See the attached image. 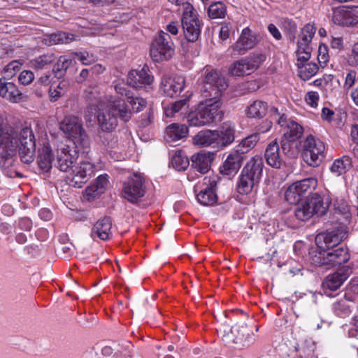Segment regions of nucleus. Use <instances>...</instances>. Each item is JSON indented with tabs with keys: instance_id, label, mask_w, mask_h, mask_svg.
Masks as SVG:
<instances>
[{
	"instance_id": "f257e3e1",
	"label": "nucleus",
	"mask_w": 358,
	"mask_h": 358,
	"mask_svg": "<svg viewBox=\"0 0 358 358\" xmlns=\"http://www.w3.org/2000/svg\"><path fill=\"white\" fill-rule=\"evenodd\" d=\"M87 113L96 115V120L99 129L104 132H111L117 126V117L124 121H129L131 117V111L125 101L116 99L109 102L106 108L99 103L98 106L92 104L87 108Z\"/></svg>"
},
{
	"instance_id": "f03ea898",
	"label": "nucleus",
	"mask_w": 358,
	"mask_h": 358,
	"mask_svg": "<svg viewBox=\"0 0 358 358\" xmlns=\"http://www.w3.org/2000/svg\"><path fill=\"white\" fill-rule=\"evenodd\" d=\"M264 162L260 156L250 159L243 168L237 183V190L241 194H250L257 187L263 174Z\"/></svg>"
},
{
	"instance_id": "7ed1b4c3",
	"label": "nucleus",
	"mask_w": 358,
	"mask_h": 358,
	"mask_svg": "<svg viewBox=\"0 0 358 358\" xmlns=\"http://www.w3.org/2000/svg\"><path fill=\"white\" fill-rule=\"evenodd\" d=\"M59 129L73 141L76 147H80L85 152L88 151L90 140L79 117L75 115L65 116L59 123Z\"/></svg>"
},
{
	"instance_id": "20e7f679",
	"label": "nucleus",
	"mask_w": 358,
	"mask_h": 358,
	"mask_svg": "<svg viewBox=\"0 0 358 358\" xmlns=\"http://www.w3.org/2000/svg\"><path fill=\"white\" fill-rule=\"evenodd\" d=\"M218 334L227 344H236L239 347H248L254 341V335L245 324H236L229 328L222 325L217 329Z\"/></svg>"
},
{
	"instance_id": "39448f33",
	"label": "nucleus",
	"mask_w": 358,
	"mask_h": 358,
	"mask_svg": "<svg viewBox=\"0 0 358 358\" xmlns=\"http://www.w3.org/2000/svg\"><path fill=\"white\" fill-rule=\"evenodd\" d=\"M329 206V201L324 202L323 198L318 194H313L305 202L295 210L296 217L301 221H306L315 214L322 215Z\"/></svg>"
},
{
	"instance_id": "423d86ee",
	"label": "nucleus",
	"mask_w": 358,
	"mask_h": 358,
	"mask_svg": "<svg viewBox=\"0 0 358 358\" xmlns=\"http://www.w3.org/2000/svg\"><path fill=\"white\" fill-rule=\"evenodd\" d=\"M145 180L143 175L134 173L123 182L122 196L131 203H137L146 193Z\"/></svg>"
},
{
	"instance_id": "0eeeda50",
	"label": "nucleus",
	"mask_w": 358,
	"mask_h": 358,
	"mask_svg": "<svg viewBox=\"0 0 358 358\" xmlns=\"http://www.w3.org/2000/svg\"><path fill=\"white\" fill-rule=\"evenodd\" d=\"M325 146L319 138L312 135L306 137L303 144V159L304 162L311 166H318L324 158Z\"/></svg>"
},
{
	"instance_id": "6e6552de",
	"label": "nucleus",
	"mask_w": 358,
	"mask_h": 358,
	"mask_svg": "<svg viewBox=\"0 0 358 358\" xmlns=\"http://www.w3.org/2000/svg\"><path fill=\"white\" fill-rule=\"evenodd\" d=\"M182 26L185 37L190 42L198 40L201 34V22L193 6L189 3L184 4Z\"/></svg>"
},
{
	"instance_id": "1a4fd4ad",
	"label": "nucleus",
	"mask_w": 358,
	"mask_h": 358,
	"mask_svg": "<svg viewBox=\"0 0 358 358\" xmlns=\"http://www.w3.org/2000/svg\"><path fill=\"white\" fill-rule=\"evenodd\" d=\"M150 56L157 62L169 60L174 53L173 43L169 34L161 31L150 48Z\"/></svg>"
},
{
	"instance_id": "9d476101",
	"label": "nucleus",
	"mask_w": 358,
	"mask_h": 358,
	"mask_svg": "<svg viewBox=\"0 0 358 358\" xmlns=\"http://www.w3.org/2000/svg\"><path fill=\"white\" fill-rule=\"evenodd\" d=\"M203 96L204 98L213 97L220 99L222 92L228 86L225 78L217 71L206 69L203 78Z\"/></svg>"
},
{
	"instance_id": "9b49d317",
	"label": "nucleus",
	"mask_w": 358,
	"mask_h": 358,
	"mask_svg": "<svg viewBox=\"0 0 358 358\" xmlns=\"http://www.w3.org/2000/svg\"><path fill=\"white\" fill-rule=\"evenodd\" d=\"M350 257L348 250L344 247H339L318 252L313 258V262L317 266H336L346 263Z\"/></svg>"
},
{
	"instance_id": "f8f14e48",
	"label": "nucleus",
	"mask_w": 358,
	"mask_h": 358,
	"mask_svg": "<svg viewBox=\"0 0 358 358\" xmlns=\"http://www.w3.org/2000/svg\"><path fill=\"white\" fill-rule=\"evenodd\" d=\"M55 152L56 167L61 171L69 172L78 158L76 148L61 143L57 145Z\"/></svg>"
},
{
	"instance_id": "ddd939ff",
	"label": "nucleus",
	"mask_w": 358,
	"mask_h": 358,
	"mask_svg": "<svg viewBox=\"0 0 358 358\" xmlns=\"http://www.w3.org/2000/svg\"><path fill=\"white\" fill-rule=\"evenodd\" d=\"M265 60V55L254 54L234 62L229 69V73L234 76L249 75L258 69Z\"/></svg>"
},
{
	"instance_id": "4468645a",
	"label": "nucleus",
	"mask_w": 358,
	"mask_h": 358,
	"mask_svg": "<svg viewBox=\"0 0 358 358\" xmlns=\"http://www.w3.org/2000/svg\"><path fill=\"white\" fill-rule=\"evenodd\" d=\"M347 227L340 225L336 229L318 234L315 238V241L322 250L333 249L347 238Z\"/></svg>"
},
{
	"instance_id": "2eb2a0df",
	"label": "nucleus",
	"mask_w": 358,
	"mask_h": 358,
	"mask_svg": "<svg viewBox=\"0 0 358 358\" xmlns=\"http://www.w3.org/2000/svg\"><path fill=\"white\" fill-rule=\"evenodd\" d=\"M94 168V165L88 162L74 165L68 176L69 185L76 188L82 187L93 176Z\"/></svg>"
},
{
	"instance_id": "dca6fc26",
	"label": "nucleus",
	"mask_w": 358,
	"mask_h": 358,
	"mask_svg": "<svg viewBox=\"0 0 358 358\" xmlns=\"http://www.w3.org/2000/svg\"><path fill=\"white\" fill-rule=\"evenodd\" d=\"M199 106L200 112L202 113L203 117L207 125L217 121H220L222 118L223 113L221 110L222 105L220 99H215L213 97L205 98Z\"/></svg>"
},
{
	"instance_id": "f3484780",
	"label": "nucleus",
	"mask_w": 358,
	"mask_h": 358,
	"mask_svg": "<svg viewBox=\"0 0 358 358\" xmlns=\"http://www.w3.org/2000/svg\"><path fill=\"white\" fill-rule=\"evenodd\" d=\"M315 31V27L311 24H307L301 29L295 52L296 56H299V59H306L309 55H311L312 47L310 43Z\"/></svg>"
},
{
	"instance_id": "a211bd4d",
	"label": "nucleus",
	"mask_w": 358,
	"mask_h": 358,
	"mask_svg": "<svg viewBox=\"0 0 358 358\" xmlns=\"http://www.w3.org/2000/svg\"><path fill=\"white\" fill-rule=\"evenodd\" d=\"M315 31V27L311 24H307L301 29L295 52L296 56H299V59H306L309 55H311L312 47L310 43Z\"/></svg>"
},
{
	"instance_id": "6ab92c4d",
	"label": "nucleus",
	"mask_w": 358,
	"mask_h": 358,
	"mask_svg": "<svg viewBox=\"0 0 358 358\" xmlns=\"http://www.w3.org/2000/svg\"><path fill=\"white\" fill-rule=\"evenodd\" d=\"M351 274V269L345 266L338 269L334 273L328 275L322 282L324 289L334 291L338 289Z\"/></svg>"
},
{
	"instance_id": "aec40b11",
	"label": "nucleus",
	"mask_w": 358,
	"mask_h": 358,
	"mask_svg": "<svg viewBox=\"0 0 358 358\" xmlns=\"http://www.w3.org/2000/svg\"><path fill=\"white\" fill-rule=\"evenodd\" d=\"M257 43L256 35L248 27L243 29L237 41L233 45L232 48L238 55H243L248 50L253 48Z\"/></svg>"
},
{
	"instance_id": "412c9836",
	"label": "nucleus",
	"mask_w": 358,
	"mask_h": 358,
	"mask_svg": "<svg viewBox=\"0 0 358 358\" xmlns=\"http://www.w3.org/2000/svg\"><path fill=\"white\" fill-rule=\"evenodd\" d=\"M185 79L182 76H176L173 78L164 77L161 83V88L168 96H173L180 94L184 89Z\"/></svg>"
},
{
	"instance_id": "4be33fe9",
	"label": "nucleus",
	"mask_w": 358,
	"mask_h": 358,
	"mask_svg": "<svg viewBox=\"0 0 358 358\" xmlns=\"http://www.w3.org/2000/svg\"><path fill=\"white\" fill-rule=\"evenodd\" d=\"M244 157V155H241L235 150H232L220 167V172L226 176L236 173L241 167Z\"/></svg>"
},
{
	"instance_id": "5701e85b",
	"label": "nucleus",
	"mask_w": 358,
	"mask_h": 358,
	"mask_svg": "<svg viewBox=\"0 0 358 358\" xmlns=\"http://www.w3.org/2000/svg\"><path fill=\"white\" fill-rule=\"evenodd\" d=\"M217 130L204 129L193 137V143L200 147H213L218 149Z\"/></svg>"
},
{
	"instance_id": "b1692460",
	"label": "nucleus",
	"mask_w": 358,
	"mask_h": 358,
	"mask_svg": "<svg viewBox=\"0 0 358 358\" xmlns=\"http://www.w3.org/2000/svg\"><path fill=\"white\" fill-rule=\"evenodd\" d=\"M214 156V152L201 151L192 155V166L201 173H206L210 169Z\"/></svg>"
},
{
	"instance_id": "393cba45",
	"label": "nucleus",
	"mask_w": 358,
	"mask_h": 358,
	"mask_svg": "<svg viewBox=\"0 0 358 358\" xmlns=\"http://www.w3.org/2000/svg\"><path fill=\"white\" fill-rule=\"evenodd\" d=\"M115 90L117 94H120L121 96H124L127 98V101L131 106L132 108L130 110L131 113H138L146 106L147 101L145 99L139 96H134L132 92H131L124 86L121 85H116Z\"/></svg>"
},
{
	"instance_id": "a878e982",
	"label": "nucleus",
	"mask_w": 358,
	"mask_h": 358,
	"mask_svg": "<svg viewBox=\"0 0 358 358\" xmlns=\"http://www.w3.org/2000/svg\"><path fill=\"white\" fill-rule=\"evenodd\" d=\"M152 80L153 78L145 69L130 71L127 79L128 85L134 88H140L144 85H150L152 83Z\"/></svg>"
},
{
	"instance_id": "bb28decb",
	"label": "nucleus",
	"mask_w": 358,
	"mask_h": 358,
	"mask_svg": "<svg viewBox=\"0 0 358 358\" xmlns=\"http://www.w3.org/2000/svg\"><path fill=\"white\" fill-rule=\"evenodd\" d=\"M264 157L266 163L275 169H280L283 164L282 159L280 154V147L276 140L272 141L267 145Z\"/></svg>"
},
{
	"instance_id": "cd10ccee",
	"label": "nucleus",
	"mask_w": 358,
	"mask_h": 358,
	"mask_svg": "<svg viewBox=\"0 0 358 358\" xmlns=\"http://www.w3.org/2000/svg\"><path fill=\"white\" fill-rule=\"evenodd\" d=\"M53 156L49 143H44L43 146L38 149L37 164L43 172H48L52 169Z\"/></svg>"
},
{
	"instance_id": "c85d7f7f",
	"label": "nucleus",
	"mask_w": 358,
	"mask_h": 358,
	"mask_svg": "<svg viewBox=\"0 0 358 358\" xmlns=\"http://www.w3.org/2000/svg\"><path fill=\"white\" fill-rule=\"evenodd\" d=\"M311 55H309L306 59H299V57L296 56V65L299 69V76L303 80H309L315 76L318 70V66L313 62H308Z\"/></svg>"
},
{
	"instance_id": "c756f323",
	"label": "nucleus",
	"mask_w": 358,
	"mask_h": 358,
	"mask_svg": "<svg viewBox=\"0 0 358 358\" xmlns=\"http://www.w3.org/2000/svg\"><path fill=\"white\" fill-rule=\"evenodd\" d=\"M112 222L110 217H105L99 220L93 226L92 236H97L101 240L109 239L111 236Z\"/></svg>"
},
{
	"instance_id": "7c9ffc66",
	"label": "nucleus",
	"mask_w": 358,
	"mask_h": 358,
	"mask_svg": "<svg viewBox=\"0 0 358 358\" xmlns=\"http://www.w3.org/2000/svg\"><path fill=\"white\" fill-rule=\"evenodd\" d=\"M218 150L222 149L234 141V126L230 123H224L221 129L217 130Z\"/></svg>"
},
{
	"instance_id": "2f4dec72",
	"label": "nucleus",
	"mask_w": 358,
	"mask_h": 358,
	"mask_svg": "<svg viewBox=\"0 0 358 358\" xmlns=\"http://www.w3.org/2000/svg\"><path fill=\"white\" fill-rule=\"evenodd\" d=\"M188 129L185 124H172L165 131V138L167 141H176L187 136Z\"/></svg>"
},
{
	"instance_id": "473e14b6",
	"label": "nucleus",
	"mask_w": 358,
	"mask_h": 358,
	"mask_svg": "<svg viewBox=\"0 0 358 358\" xmlns=\"http://www.w3.org/2000/svg\"><path fill=\"white\" fill-rule=\"evenodd\" d=\"M78 40V36L62 31L52 34L45 36L44 38L45 43L48 45H53L59 43H69Z\"/></svg>"
},
{
	"instance_id": "72a5a7b5",
	"label": "nucleus",
	"mask_w": 358,
	"mask_h": 358,
	"mask_svg": "<svg viewBox=\"0 0 358 358\" xmlns=\"http://www.w3.org/2000/svg\"><path fill=\"white\" fill-rule=\"evenodd\" d=\"M268 106L266 102L260 100L254 101L247 108V115L249 117L262 118L268 112Z\"/></svg>"
},
{
	"instance_id": "f704fd0d",
	"label": "nucleus",
	"mask_w": 358,
	"mask_h": 358,
	"mask_svg": "<svg viewBox=\"0 0 358 358\" xmlns=\"http://www.w3.org/2000/svg\"><path fill=\"white\" fill-rule=\"evenodd\" d=\"M332 21L339 26H350V8L339 6L333 10Z\"/></svg>"
},
{
	"instance_id": "c9c22d12",
	"label": "nucleus",
	"mask_w": 358,
	"mask_h": 358,
	"mask_svg": "<svg viewBox=\"0 0 358 358\" xmlns=\"http://www.w3.org/2000/svg\"><path fill=\"white\" fill-rule=\"evenodd\" d=\"M303 133V128L297 122L289 120L285 128L283 137L289 141H296L300 138Z\"/></svg>"
},
{
	"instance_id": "e433bc0d",
	"label": "nucleus",
	"mask_w": 358,
	"mask_h": 358,
	"mask_svg": "<svg viewBox=\"0 0 358 358\" xmlns=\"http://www.w3.org/2000/svg\"><path fill=\"white\" fill-rule=\"evenodd\" d=\"M55 59L54 54L48 53L30 60L29 63L31 68L41 70L48 68L55 62Z\"/></svg>"
},
{
	"instance_id": "4c0bfd02",
	"label": "nucleus",
	"mask_w": 358,
	"mask_h": 358,
	"mask_svg": "<svg viewBox=\"0 0 358 358\" xmlns=\"http://www.w3.org/2000/svg\"><path fill=\"white\" fill-rule=\"evenodd\" d=\"M196 199L201 205L211 206L216 202L217 196L212 187H207L197 194Z\"/></svg>"
},
{
	"instance_id": "58836bf2",
	"label": "nucleus",
	"mask_w": 358,
	"mask_h": 358,
	"mask_svg": "<svg viewBox=\"0 0 358 358\" xmlns=\"http://www.w3.org/2000/svg\"><path fill=\"white\" fill-rule=\"evenodd\" d=\"M259 141V136L257 134H252L248 137L243 138L235 149L236 151L241 153V155L249 152L252 150L257 144Z\"/></svg>"
},
{
	"instance_id": "ea45409f",
	"label": "nucleus",
	"mask_w": 358,
	"mask_h": 358,
	"mask_svg": "<svg viewBox=\"0 0 358 358\" xmlns=\"http://www.w3.org/2000/svg\"><path fill=\"white\" fill-rule=\"evenodd\" d=\"M351 166V160L349 157H342L336 159L330 167L332 173L336 176H340L346 172Z\"/></svg>"
},
{
	"instance_id": "a19ab883",
	"label": "nucleus",
	"mask_w": 358,
	"mask_h": 358,
	"mask_svg": "<svg viewBox=\"0 0 358 358\" xmlns=\"http://www.w3.org/2000/svg\"><path fill=\"white\" fill-rule=\"evenodd\" d=\"M294 182L303 196L314 190L317 185V180L315 178H308Z\"/></svg>"
},
{
	"instance_id": "79ce46f5",
	"label": "nucleus",
	"mask_w": 358,
	"mask_h": 358,
	"mask_svg": "<svg viewBox=\"0 0 358 358\" xmlns=\"http://www.w3.org/2000/svg\"><path fill=\"white\" fill-rule=\"evenodd\" d=\"M187 99L176 101L164 107V114L168 117H173L177 113L187 108Z\"/></svg>"
},
{
	"instance_id": "37998d69",
	"label": "nucleus",
	"mask_w": 358,
	"mask_h": 358,
	"mask_svg": "<svg viewBox=\"0 0 358 358\" xmlns=\"http://www.w3.org/2000/svg\"><path fill=\"white\" fill-rule=\"evenodd\" d=\"M302 197L303 196L295 182L290 185L285 192V198L290 204H296L301 200Z\"/></svg>"
},
{
	"instance_id": "c03bdc74",
	"label": "nucleus",
	"mask_w": 358,
	"mask_h": 358,
	"mask_svg": "<svg viewBox=\"0 0 358 358\" xmlns=\"http://www.w3.org/2000/svg\"><path fill=\"white\" fill-rule=\"evenodd\" d=\"M208 13L210 18H222L225 15L226 7L221 1L215 2L210 4Z\"/></svg>"
},
{
	"instance_id": "a18cd8bd",
	"label": "nucleus",
	"mask_w": 358,
	"mask_h": 358,
	"mask_svg": "<svg viewBox=\"0 0 358 358\" xmlns=\"http://www.w3.org/2000/svg\"><path fill=\"white\" fill-rule=\"evenodd\" d=\"M333 310L339 317H344L350 313L349 301L345 299H342L333 304Z\"/></svg>"
},
{
	"instance_id": "49530a36",
	"label": "nucleus",
	"mask_w": 358,
	"mask_h": 358,
	"mask_svg": "<svg viewBox=\"0 0 358 358\" xmlns=\"http://www.w3.org/2000/svg\"><path fill=\"white\" fill-rule=\"evenodd\" d=\"M189 159L180 152H176L172 158V164L178 171H185L189 166Z\"/></svg>"
},
{
	"instance_id": "de8ad7c7",
	"label": "nucleus",
	"mask_w": 358,
	"mask_h": 358,
	"mask_svg": "<svg viewBox=\"0 0 358 358\" xmlns=\"http://www.w3.org/2000/svg\"><path fill=\"white\" fill-rule=\"evenodd\" d=\"M202 113L198 108L196 111L190 113L187 116V122L189 126L202 127L207 125Z\"/></svg>"
},
{
	"instance_id": "09e8293b",
	"label": "nucleus",
	"mask_w": 358,
	"mask_h": 358,
	"mask_svg": "<svg viewBox=\"0 0 358 358\" xmlns=\"http://www.w3.org/2000/svg\"><path fill=\"white\" fill-rule=\"evenodd\" d=\"M78 60H79L83 65L88 66L94 64L96 61V57L94 54L89 53L87 51L73 52Z\"/></svg>"
},
{
	"instance_id": "8fccbe9b",
	"label": "nucleus",
	"mask_w": 358,
	"mask_h": 358,
	"mask_svg": "<svg viewBox=\"0 0 358 358\" xmlns=\"http://www.w3.org/2000/svg\"><path fill=\"white\" fill-rule=\"evenodd\" d=\"M66 87V83L64 81L60 82L57 87H53L52 85L50 86L49 90V96L51 101H57L65 91Z\"/></svg>"
},
{
	"instance_id": "3c124183",
	"label": "nucleus",
	"mask_w": 358,
	"mask_h": 358,
	"mask_svg": "<svg viewBox=\"0 0 358 358\" xmlns=\"http://www.w3.org/2000/svg\"><path fill=\"white\" fill-rule=\"evenodd\" d=\"M11 91V94L8 96V101L12 103H20L24 101L27 99V96L22 93L18 89L17 85L13 83V87L9 89Z\"/></svg>"
},
{
	"instance_id": "603ef678",
	"label": "nucleus",
	"mask_w": 358,
	"mask_h": 358,
	"mask_svg": "<svg viewBox=\"0 0 358 358\" xmlns=\"http://www.w3.org/2000/svg\"><path fill=\"white\" fill-rule=\"evenodd\" d=\"M357 80V73L355 70H349L345 76L343 88L348 90L352 88Z\"/></svg>"
},
{
	"instance_id": "864d4df0",
	"label": "nucleus",
	"mask_w": 358,
	"mask_h": 358,
	"mask_svg": "<svg viewBox=\"0 0 358 358\" xmlns=\"http://www.w3.org/2000/svg\"><path fill=\"white\" fill-rule=\"evenodd\" d=\"M96 189L101 194L106 190L108 185V176L107 174L100 175L93 183Z\"/></svg>"
},
{
	"instance_id": "5fc2aeb1",
	"label": "nucleus",
	"mask_w": 358,
	"mask_h": 358,
	"mask_svg": "<svg viewBox=\"0 0 358 358\" xmlns=\"http://www.w3.org/2000/svg\"><path fill=\"white\" fill-rule=\"evenodd\" d=\"M34 80V74L31 71L24 70L22 71L19 76L18 80L23 85L31 84Z\"/></svg>"
},
{
	"instance_id": "6e6d98bb",
	"label": "nucleus",
	"mask_w": 358,
	"mask_h": 358,
	"mask_svg": "<svg viewBox=\"0 0 358 358\" xmlns=\"http://www.w3.org/2000/svg\"><path fill=\"white\" fill-rule=\"evenodd\" d=\"M330 203H333L335 209L341 213H345L348 210L347 202L342 198L330 197Z\"/></svg>"
},
{
	"instance_id": "4d7b16f0",
	"label": "nucleus",
	"mask_w": 358,
	"mask_h": 358,
	"mask_svg": "<svg viewBox=\"0 0 358 358\" xmlns=\"http://www.w3.org/2000/svg\"><path fill=\"white\" fill-rule=\"evenodd\" d=\"M13 87V83L6 82L4 79L0 78V96L8 100V96L10 95V88Z\"/></svg>"
},
{
	"instance_id": "13d9d810",
	"label": "nucleus",
	"mask_w": 358,
	"mask_h": 358,
	"mask_svg": "<svg viewBox=\"0 0 358 358\" xmlns=\"http://www.w3.org/2000/svg\"><path fill=\"white\" fill-rule=\"evenodd\" d=\"M328 48L324 44L320 45L318 48L317 59L320 64L325 65L329 61Z\"/></svg>"
},
{
	"instance_id": "bf43d9fd",
	"label": "nucleus",
	"mask_w": 358,
	"mask_h": 358,
	"mask_svg": "<svg viewBox=\"0 0 358 358\" xmlns=\"http://www.w3.org/2000/svg\"><path fill=\"white\" fill-rule=\"evenodd\" d=\"M296 141H289V139L283 137L281 141V148L285 155L292 156L294 155V143Z\"/></svg>"
},
{
	"instance_id": "052dcab7",
	"label": "nucleus",
	"mask_w": 358,
	"mask_h": 358,
	"mask_svg": "<svg viewBox=\"0 0 358 358\" xmlns=\"http://www.w3.org/2000/svg\"><path fill=\"white\" fill-rule=\"evenodd\" d=\"M319 99L318 93L313 91L307 92L305 96L307 104L314 108L317 107Z\"/></svg>"
},
{
	"instance_id": "680f3d73",
	"label": "nucleus",
	"mask_w": 358,
	"mask_h": 358,
	"mask_svg": "<svg viewBox=\"0 0 358 358\" xmlns=\"http://www.w3.org/2000/svg\"><path fill=\"white\" fill-rule=\"evenodd\" d=\"M21 63L17 60L12 61L8 64H7L4 68V73L7 74L8 76H13L15 75L16 71H18L20 69Z\"/></svg>"
},
{
	"instance_id": "e2e57ef3",
	"label": "nucleus",
	"mask_w": 358,
	"mask_h": 358,
	"mask_svg": "<svg viewBox=\"0 0 358 358\" xmlns=\"http://www.w3.org/2000/svg\"><path fill=\"white\" fill-rule=\"evenodd\" d=\"M73 62V59L71 58H69L66 56H61L58 59L57 66L59 69L66 70L69 66L72 65Z\"/></svg>"
},
{
	"instance_id": "0e129e2a",
	"label": "nucleus",
	"mask_w": 358,
	"mask_h": 358,
	"mask_svg": "<svg viewBox=\"0 0 358 358\" xmlns=\"http://www.w3.org/2000/svg\"><path fill=\"white\" fill-rule=\"evenodd\" d=\"M101 194V193L99 192L98 189H96V187H95L94 184H92L91 185L87 187L85 191V196L87 198V200L94 199L100 195Z\"/></svg>"
},
{
	"instance_id": "69168bd1",
	"label": "nucleus",
	"mask_w": 358,
	"mask_h": 358,
	"mask_svg": "<svg viewBox=\"0 0 358 358\" xmlns=\"http://www.w3.org/2000/svg\"><path fill=\"white\" fill-rule=\"evenodd\" d=\"M350 26L358 27V6L350 8Z\"/></svg>"
},
{
	"instance_id": "338daca9",
	"label": "nucleus",
	"mask_w": 358,
	"mask_h": 358,
	"mask_svg": "<svg viewBox=\"0 0 358 358\" xmlns=\"http://www.w3.org/2000/svg\"><path fill=\"white\" fill-rule=\"evenodd\" d=\"M53 75V72H48L42 75L38 80L37 83L41 85L48 86L51 83V77Z\"/></svg>"
},
{
	"instance_id": "774afa93",
	"label": "nucleus",
	"mask_w": 358,
	"mask_h": 358,
	"mask_svg": "<svg viewBox=\"0 0 358 358\" xmlns=\"http://www.w3.org/2000/svg\"><path fill=\"white\" fill-rule=\"evenodd\" d=\"M350 58L353 64L358 66V42L352 46Z\"/></svg>"
}]
</instances>
